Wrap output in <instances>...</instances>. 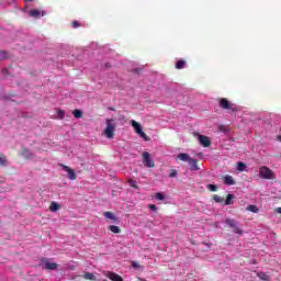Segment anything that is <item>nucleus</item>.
Returning <instances> with one entry per match:
<instances>
[{"mask_svg": "<svg viewBox=\"0 0 281 281\" xmlns=\"http://www.w3.org/2000/svg\"><path fill=\"white\" fill-rule=\"evenodd\" d=\"M105 124L106 127L103 131V135H105L108 139H113V137H115V128L117 126V123H115L113 119H106Z\"/></svg>", "mask_w": 281, "mask_h": 281, "instance_id": "nucleus-1", "label": "nucleus"}, {"mask_svg": "<svg viewBox=\"0 0 281 281\" xmlns=\"http://www.w3.org/2000/svg\"><path fill=\"white\" fill-rule=\"evenodd\" d=\"M110 232H112L113 234H120V232H122V229H120L119 226L115 225H111L109 226Z\"/></svg>", "mask_w": 281, "mask_h": 281, "instance_id": "nucleus-23", "label": "nucleus"}, {"mask_svg": "<svg viewBox=\"0 0 281 281\" xmlns=\"http://www.w3.org/2000/svg\"><path fill=\"white\" fill-rule=\"evenodd\" d=\"M258 277L260 278V280H265L268 281L269 280V274L265 273V272H260L258 274Z\"/></svg>", "mask_w": 281, "mask_h": 281, "instance_id": "nucleus-28", "label": "nucleus"}, {"mask_svg": "<svg viewBox=\"0 0 281 281\" xmlns=\"http://www.w3.org/2000/svg\"><path fill=\"white\" fill-rule=\"evenodd\" d=\"M156 199H157V201H164V199H166V196L162 193L158 192V193H156Z\"/></svg>", "mask_w": 281, "mask_h": 281, "instance_id": "nucleus-31", "label": "nucleus"}, {"mask_svg": "<svg viewBox=\"0 0 281 281\" xmlns=\"http://www.w3.org/2000/svg\"><path fill=\"white\" fill-rule=\"evenodd\" d=\"M103 216H105V218H110V221H113V223H117V216H115V214H113L112 212H104Z\"/></svg>", "mask_w": 281, "mask_h": 281, "instance_id": "nucleus-15", "label": "nucleus"}, {"mask_svg": "<svg viewBox=\"0 0 281 281\" xmlns=\"http://www.w3.org/2000/svg\"><path fill=\"white\" fill-rule=\"evenodd\" d=\"M186 68V60H178L176 64V69H184Z\"/></svg>", "mask_w": 281, "mask_h": 281, "instance_id": "nucleus-24", "label": "nucleus"}, {"mask_svg": "<svg viewBox=\"0 0 281 281\" xmlns=\"http://www.w3.org/2000/svg\"><path fill=\"white\" fill-rule=\"evenodd\" d=\"M57 117L58 120H64L65 119V112L63 110L57 111Z\"/></svg>", "mask_w": 281, "mask_h": 281, "instance_id": "nucleus-29", "label": "nucleus"}, {"mask_svg": "<svg viewBox=\"0 0 281 281\" xmlns=\"http://www.w3.org/2000/svg\"><path fill=\"white\" fill-rule=\"evenodd\" d=\"M72 115H74V117H76L77 120H80V117H82V111H80V110H75V111L72 112Z\"/></svg>", "mask_w": 281, "mask_h": 281, "instance_id": "nucleus-25", "label": "nucleus"}, {"mask_svg": "<svg viewBox=\"0 0 281 281\" xmlns=\"http://www.w3.org/2000/svg\"><path fill=\"white\" fill-rule=\"evenodd\" d=\"M25 1H30V2H32V1H34V0H25Z\"/></svg>", "mask_w": 281, "mask_h": 281, "instance_id": "nucleus-39", "label": "nucleus"}, {"mask_svg": "<svg viewBox=\"0 0 281 281\" xmlns=\"http://www.w3.org/2000/svg\"><path fill=\"white\" fill-rule=\"evenodd\" d=\"M259 177L261 179L273 180L276 179V173L273 172V170L269 169V167L263 166L259 169Z\"/></svg>", "mask_w": 281, "mask_h": 281, "instance_id": "nucleus-2", "label": "nucleus"}, {"mask_svg": "<svg viewBox=\"0 0 281 281\" xmlns=\"http://www.w3.org/2000/svg\"><path fill=\"white\" fill-rule=\"evenodd\" d=\"M131 124H132L133 128L135 130V132L137 133V135H139V137L145 139V142H148V136L142 130V125H139V123H137L135 120H132Z\"/></svg>", "mask_w": 281, "mask_h": 281, "instance_id": "nucleus-6", "label": "nucleus"}, {"mask_svg": "<svg viewBox=\"0 0 281 281\" xmlns=\"http://www.w3.org/2000/svg\"><path fill=\"white\" fill-rule=\"evenodd\" d=\"M128 183L134 190H139V187L137 186V181L135 180H128Z\"/></svg>", "mask_w": 281, "mask_h": 281, "instance_id": "nucleus-26", "label": "nucleus"}, {"mask_svg": "<svg viewBox=\"0 0 281 281\" xmlns=\"http://www.w3.org/2000/svg\"><path fill=\"white\" fill-rule=\"evenodd\" d=\"M60 204H58V202H52L50 203V206H49V210H50V212H58V210H60Z\"/></svg>", "mask_w": 281, "mask_h": 281, "instance_id": "nucleus-18", "label": "nucleus"}, {"mask_svg": "<svg viewBox=\"0 0 281 281\" xmlns=\"http://www.w3.org/2000/svg\"><path fill=\"white\" fill-rule=\"evenodd\" d=\"M61 168L68 172V179H70V181H75V179H77L76 172L74 171V169L69 168L68 166L61 165Z\"/></svg>", "mask_w": 281, "mask_h": 281, "instance_id": "nucleus-11", "label": "nucleus"}, {"mask_svg": "<svg viewBox=\"0 0 281 281\" xmlns=\"http://www.w3.org/2000/svg\"><path fill=\"white\" fill-rule=\"evenodd\" d=\"M225 223L226 225H228V227L233 229L234 234H238L239 236H243L244 232L243 229H240V227H238V222H236V220L226 218Z\"/></svg>", "mask_w": 281, "mask_h": 281, "instance_id": "nucleus-5", "label": "nucleus"}, {"mask_svg": "<svg viewBox=\"0 0 281 281\" xmlns=\"http://www.w3.org/2000/svg\"><path fill=\"white\" fill-rule=\"evenodd\" d=\"M178 159H180V161H187L189 164L190 160L192 159V157H190L186 153H181V154L178 155Z\"/></svg>", "mask_w": 281, "mask_h": 281, "instance_id": "nucleus-16", "label": "nucleus"}, {"mask_svg": "<svg viewBox=\"0 0 281 281\" xmlns=\"http://www.w3.org/2000/svg\"><path fill=\"white\" fill-rule=\"evenodd\" d=\"M72 27H80V23L78 21L72 22Z\"/></svg>", "mask_w": 281, "mask_h": 281, "instance_id": "nucleus-37", "label": "nucleus"}, {"mask_svg": "<svg viewBox=\"0 0 281 281\" xmlns=\"http://www.w3.org/2000/svg\"><path fill=\"white\" fill-rule=\"evenodd\" d=\"M209 190H211V192H216L217 187L215 184H209Z\"/></svg>", "mask_w": 281, "mask_h": 281, "instance_id": "nucleus-34", "label": "nucleus"}, {"mask_svg": "<svg viewBox=\"0 0 281 281\" xmlns=\"http://www.w3.org/2000/svg\"><path fill=\"white\" fill-rule=\"evenodd\" d=\"M0 58H8V54L4 50H0Z\"/></svg>", "mask_w": 281, "mask_h": 281, "instance_id": "nucleus-35", "label": "nucleus"}, {"mask_svg": "<svg viewBox=\"0 0 281 281\" xmlns=\"http://www.w3.org/2000/svg\"><path fill=\"white\" fill-rule=\"evenodd\" d=\"M21 155L24 157V159H32L34 157V154L27 148L22 149Z\"/></svg>", "mask_w": 281, "mask_h": 281, "instance_id": "nucleus-14", "label": "nucleus"}, {"mask_svg": "<svg viewBox=\"0 0 281 281\" xmlns=\"http://www.w3.org/2000/svg\"><path fill=\"white\" fill-rule=\"evenodd\" d=\"M103 276H105V278H109V280H112V281H124V279H122V277H120V274L115 272L103 271Z\"/></svg>", "mask_w": 281, "mask_h": 281, "instance_id": "nucleus-9", "label": "nucleus"}, {"mask_svg": "<svg viewBox=\"0 0 281 281\" xmlns=\"http://www.w3.org/2000/svg\"><path fill=\"white\" fill-rule=\"evenodd\" d=\"M143 164L146 168H155V160L150 158V154L148 151L143 153Z\"/></svg>", "mask_w": 281, "mask_h": 281, "instance_id": "nucleus-7", "label": "nucleus"}, {"mask_svg": "<svg viewBox=\"0 0 281 281\" xmlns=\"http://www.w3.org/2000/svg\"><path fill=\"white\" fill-rule=\"evenodd\" d=\"M237 170L239 172H245L247 170V165L243 161L237 162Z\"/></svg>", "mask_w": 281, "mask_h": 281, "instance_id": "nucleus-20", "label": "nucleus"}, {"mask_svg": "<svg viewBox=\"0 0 281 281\" xmlns=\"http://www.w3.org/2000/svg\"><path fill=\"white\" fill-rule=\"evenodd\" d=\"M224 183L226 186H234L236 181H234V178L232 176L224 177Z\"/></svg>", "mask_w": 281, "mask_h": 281, "instance_id": "nucleus-17", "label": "nucleus"}, {"mask_svg": "<svg viewBox=\"0 0 281 281\" xmlns=\"http://www.w3.org/2000/svg\"><path fill=\"white\" fill-rule=\"evenodd\" d=\"M43 269H48L49 271H56L58 269V263L52 262L49 260H44L42 263Z\"/></svg>", "mask_w": 281, "mask_h": 281, "instance_id": "nucleus-8", "label": "nucleus"}, {"mask_svg": "<svg viewBox=\"0 0 281 281\" xmlns=\"http://www.w3.org/2000/svg\"><path fill=\"white\" fill-rule=\"evenodd\" d=\"M276 212H277L278 214H281V207H277V209H276Z\"/></svg>", "mask_w": 281, "mask_h": 281, "instance_id": "nucleus-38", "label": "nucleus"}, {"mask_svg": "<svg viewBox=\"0 0 281 281\" xmlns=\"http://www.w3.org/2000/svg\"><path fill=\"white\" fill-rule=\"evenodd\" d=\"M29 15L33 19H40L41 16H45V11H41L38 9L31 10Z\"/></svg>", "mask_w": 281, "mask_h": 281, "instance_id": "nucleus-12", "label": "nucleus"}, {"mask_svg": "<svg viewBox=\"0 0 281 281\" xmlns=\"http://www.w3.org/2000/svg\"><path fill=\"white\" fill-rule=\"evenodd\" d=\"M234 204V194H228L225 200V205H233Z\"/></svg>", "mask_w": 281, "mask_h": 281, "instance_id": "nucleus-22", "label": "nucleus"}, {"mask_svg": "<svg viewBox=\"0 0 281 281\" xmlns=\"http://www.w3.org/2000/svg\"><path fill=\"white\" fill-rule=\"evenodd\" d=\"M177 170H175V169H172L171 170V172L169 173V177L171 178V179H175V177H177Z\"/></svg>", "mask_w": 281, "mask_h": 281, "instance_id": "nucleus-33", "label": "nucleus"}, {"mask_svg": "<svg viewBox=\"0 0 281 281\" xmlns=\"http://www.w3.org/2000/svg\"><path fill=\"white\" fill-rule=\"evenodd\" d=\"M247 211L252 212V214H258V212H259L258 206H256L254 204L248 205Z\"/></svg>", "mask_w": 281, "mask_h": 281, "instance_id": "nucleus-21", "label": "nucleus"}, {"mask_svg": "<svg viewBox=\"0 0 281 281\" xmlns=\"http://www.w3.org/2000/svg\"><path fill=\"white\" fill-rule=\"evenodd\" d=\"M220 106L221 109H225V111H231L232 113H236V111H238L236 104L229 102L227 99H220Z\"/></svg>", "mask_w": 281, "mask_h": 281, "instance_id": "nucleus-3", "label": "nucleus"}, {"mask_svg": "<svg viewBox=\"0 0 281 281\" xmlns=\"http://www.w3.org/2000/svg\"><path fill=\"white\" fill-rule=\"evenodd\" d=\"M199 142L201 146H204V148H210L212 142H210V137L205 135H199Z\"/></svg>", "mask_w": 281, "mask_h": 281, "instance_id": "nucleus-10", "label": "nucleus"}, {"mask_svg": "<svg viewBox=\"0 0 281 281\" xmlns=\"http://www.w3.org/2000/svg\"><path fill=\"white\" fill-rule=\"evenodd\" d=\"M149 210H153V212H157V205L149 204Z\"/></svg>", "mask_w": 281, "mask_h": 281, "instance_id": "nucleus-36", "label": "nucleus"}, {"mask_svg": "<svg viewBox=\"0 0 281 281\" xmlns=\"http://www.w3.org/2000/svg\"><path fill=\"white\" fill-rule=\"evenodd\" d=\"M132 267L134 269H142V266H139V263L137 261H132Z\"/></svg>", "mask_w": 281, "mask_h": 281, "instance_id": "nucleus-32", "label": "nucleus"}, {"mask_svg": "<svg viewBox=\"0 0 281 281\" xmlns=\"http://www.w3.org/2000/svg\"><path fill=\"white\" fill-rule=\"evenodd\" d=\"M213 199H214L215 203H223V201H224V199L221 198L220 195H214Z\"/></svg>", "mask_w": 281, "mask_h": 281, "instance_id": "nucleus-30", "label": "nucleus"}, {"mask_svg": "<svg viewBox=\"0 0 281 281\" xmlns=\"http://www.w3.org/2000/svg\"><path fill=\"white\" fill-rule=\"evenodd\" d=\"M225 223L226 225H228V227L233 229L234 234H238L239 236H243L244 232L243 229H240V227H238V222H236V220L226 218Z\"/></svg>", "mask_w": 281, "mask_h": 281, "instance_id": "nucleus-4", "label": "nucleus"}, {"mask_svg": "<svg viewBox=\"0 0 281 281\" xmlns=\"http://www.w3.org/2000/svg\"><path fill=\"white\" fill-rule=\"evenodd\" d=\"M82 278H83L85 280H91V281L98 280V279L95 278V274H93V273H91V272H86V273L82 276Z\"/></svg>", "mask_w": 281, "mask_h": 281, "instance_id": "nucleus-19", "label": "nucleus"}, {"mask_svg": "<svg viewBox=\"0 0 281 281\" xmlns=\"http://www.w3.org/2000/svg\"><path fill=\"white\" fill-rule=\"evenodd\" d=\"M0 166H8V158L5 156H0Z\"/></svg>", "mask_w": 281, "mask_h": 281, "instance_id": "nucleus-27", "label": "nucleus"}, {"mask_svg": "<svg viewBox=\"0 0 281 281\" xmlns=\"http://www.w3.org/2000/svg\"><path fill=\"white\" fill-rule=\"evenodd\" d=\"M189 166H190V170L192 171L201 170V168H199V165L196 164V159L194 158H191V160H189Z\"/></svg>", "mask_w": 281, "mask_h": 281, "instance_id": "nucleus-13", "label": "nucleus"}]
</instances>
